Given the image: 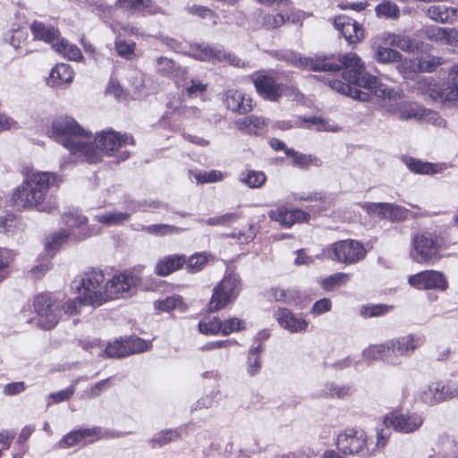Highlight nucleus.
<instances>
[{
    "mask_svg": "<svg viewBox=\"0 0 458 458\" xmlns=\"http://www.w3.org/2000/svg\"><path fill=\"white\" fill-rule=\"evenodd\" d=\"M285 154L288 157H292L293 158L294 165L300 166L301 168L306 167L310 165H318V159L313 157L310 155L300 154L292 148H286Z\"/></svg>",
    "mask_w": 458,
    "mask_h": 458,
    "instance_id": "8fccbe9b",
    "label": "nucleus"
},
{
    "mask_svg": "<svg viewBox=\"0 0 458 458\" xmlns=\"http://www.w3.org/2000/svg\"><path fill=\"white\" fill-rule=\"evenodd\" d=\"M441 243L439 236L429 231L414 233L411 240L410 256L420 264H434L440 259Z\"/></svg>",
    "mask_w": 458,
    "mask_h": 458,
    "instance_id": "423d86ee",
    "label": "nucleus"
},
{
    "mask_svg": "<svg viewBox=\"0 0 458 458\" xmlns=\"http://www.w3.org/2000/svg\"><path fill=\"white\" fill-rule=\"evenodd\" d=\"M408 282L411 286L420 290L445 291L448 287L444 274L437 270H425L412 275L409 277Z\"/></svg>",
    "mask_w": 458,
    "mask_h": 458,
    "instance_id": "f8f14e48",
    "label": "nucleus"
},
{
    "mask_svg": "<svg viewBox=\"0 0 458 458\" xmlns=\"http://www.w3.org/2000/svg\"><path fill=\"white\" fill-rule=\"evenodd\" d=\"M376 13L379 18L397 19L400 15L399 7L393 2L384 1L376 6Z\"/></svg>",
    "mask_w": 458,
    "mask_h": 458,
    "instance_id": "37998d69",
    "label": "nucleus"
},
{
    "mask_svg": "<svg viewBox=\"0 0 458 458\" xmlns=\"http://www.w3.org/2000/svg\"><path fill=\"white\" fill-rule=\"evenodd\" d=\"M111 30L118 37L128 36V35H137L140 32V29L137 25L133 23H126L124 24L119 21H114L111 25Z\"/></svg>",
    "mask_w": 458,
    "mask_h": 458,
    "instance_id": "603ef678",
    "label": "nucleus"
},
{
    "mask_svg": "<svg viewBox=\"0 0 458 458\" xmlns=\"http://www.w3.org/2000/svg\"><path fill=\"white\" fill-rule=\"evenodd\" d=\"M275 318L281 327L292 334L306 332L309 322L295 315L286 308H280L275 313Z\"/></svg>",
    "mask_w": 458,
    "mask_h": 458,
    "instance_id": "dca6fc26",
    "label": "nucleus"
},
{
    "mask_svg": "<svg viewBox=\"0 0 458 458\" xmlns=\"http://www.w3.org/2000/svg\"><path fill=\"white\" fill-rule=\"evenodd\" d=\"M53 48L69 60L79 61L83 57L81 49L65 39L54 44Z\"/></svg>",
    "mask_w": 458,
    "mask_h": 458,
    "instance_id": "f704fd0d",
    "label": "nucleus"
},
{
    "mask_svg": "<svg viewBox=\"0 0 458 458\" xmlns=\"http://www.w3.org/2000/svg\"><path fill=\"white\" fill-rule=\"evenodd\" d=\"M155 71L161 76L170 78L175 74L177 66L172 59L159 56L156 59Z\"/></svg>",
    "mask_w": 458,
    "mask_h": 458,
    "instance_id": "58836bf2",
    "label": "nucleus"
},
{
    "mask_svg": "<svg viewBox=\"0 0 458 458\" xmlns=\"http://www.w3.org/2000/svg\"><path fill=\"white\" fill-rule=\"evenodd\" d=\"M182 300L179 296H169L162 301L155 302V307L162 311H171L174 309L182 310Z\"/></svg>",
    "mask_w": 458,
    "mask_h": 458,
    "instance_id": "5fc2aeb1",
    "label": "nucleus"
},
{
    "mask_svg": "<svg viewBox=\"0 0 458 458\" xmlns=\"http://www.w3.org/2000/svg\"><path fill=\"white\" fill-rule=\"evenodd\" d=\"M244 322L237 318H232L222 321V335H228L233 332L240 331L243 328Z\"/></svg>",
    "mask_w": 458,
    "mask_h": 458,
    "instance_id": "338daca9",
    "label": "nucleus"
},
{
    "mask_svg": "<svg viewBox=\"0 0 458 458\" xmlns=\"http://www.w3.org/2000/svg\"><path fill=\"white\" fill-rule=\"evenodd\" d=\"M102 436V430L98 427L92 428H81L71 431L66 434L59 442L60 448H67L78 445H85L88 442H93L99 439Z\"/></svg>",
    "mask_w": 458,
    "mask_h": 458,
    "instance_id": "4468645a",
    "label": "nucleus"
},
{
    "mask_svg": "<svg viewBox=\"0 0 458 458\" xmlns=\"http://www.w3.org/2000/svg\"><path fill=\"white\" fill-rule=\"evenodd\" d=\"M251 80L257 92L264 99L268 101L279 99L281 83H277L271 75L265 72H259L252 75Z\"/></svg>",
    "mask_w": 458,
    "mask_h": 458,
    "instance_id": "ddd939ff",
    "label": "nucleus"
},
{
    "mask_svg": "<svg viewBox=\"0 0 458 458\" xmlns=\"http://www.w3.org/2000/svg\"><path fill=\"white\" fill-rule=\"evenodd\" d=\"M440 101H448L454 102L458 100V81L450 78L449 81L444 85L443 88L440 87V98H438Z\"/></svg>",
    "mask_w": 458,
    "mask_h": 458,
    "instance_id": "c03bdc74",
    "label": "nucleus"
},
{
    "mask_svg": "<svg viewBox=\"0 0 458 458\" xmlns=\"http://www.w3.org/2000/svg\"><path fill=\"white\" fill-rule=\"evenodd\" d=\"M367 434L360 428H347L337 436V449L344 455H364Z\"/></svg>",
    "mask_w": 458,
    "mask_h": 458,
    "instance_id": "9b49d317",
    "label": "nucleus"
},
{
    "mask_svg": "<svg viewBox=\"0 0 458 458\" xmlns=\"http://www.w3.org/2000/svg\"><path fill=\"white\" fill-rule=\"evenodd\" d=\"M63 220L70 227H81L87 222L86 216L78 210H72L65 213L63 216Z\"/></svg>",
    "mask_w": 458,
    "mask_h": 458,
    "instance_id": "13d9d810",
    "label": "nucleus"
},
{
    "mask_svg": "<svg viewBox=\"0 0 458 458\" xmlns=\"http://www.w3.org/2000/svg\"><path fill=\"white\" fill-rule=\"evenodd\" d=\"M224 104L227 109L240 114H246L252 110L250 97L234 89H227L224 93Z\"/></svg>",
    "mask_w": 458,
    "mask_h": 458,
    "instance_id": "aec40b11",
    "label": "nucleus"
},
{
    "mask_svg": "<svg viewBox=\"0 0 458 458\" xmlns=\"http://www.w3.org/2000/svg\"><path fill=\"white\" fill-rule=\"evenodd\" d=\"M428 14L430 19L437 22H453L456 16V10L445 5H433L428 9Z\"/></svg>",
    "mask_w": 458,
    "mask_h": 458,
    "instance_id": "72a5a7b5",
    "label": "nucleus"
},
{
    "mask_svg": "<svg viewBox=\"0 0 458 458\" xmlns=\"http://www.w3.org/2000/svg\"><path fill=\"white\" fill-rule=\"evenodd\" d=\"M111 387V379L106 378L94 384L87 392L89 398H96Z\"/></svg>",
    "mask_w": 458,
    "mask_h": 458,
    "instance_id": "774afa93",
    "label": "nucleus"
},
{
    "mask_svg": "<svg viewBox=\"0 0 458 458\" xmlns=\"http://www.w3.org/2000/svg\"><path fill=\"white\" fill-rule=\"evenodd\" d=\"M239 180L250 188H259L265 183L267 177L263 172L248 170L239 174Z\"/></svg>",
    "mask_w": 458,
    "mask_h": 458,
    "instance_id": "e433bc0d",
    "label": "nucleus"
},
{
    "mask_svg": "<svg viewBox=\"0 0 458 458\" xmlns=\"http://www.w3.org/2000/svg\"><path fill=\"white\" fill-rule=\"evenodd\" d=\"M349 280V275L345 273H336L321 282V286L327 291L333 290L336 285L344 284Z\"/></svg>",
    "mask_w": 458,
    "mask_h": 458,
    "instance_id": "864d4df0",
    "label": "nucleus"
},
{
    "mask_svg": "<svg viewBox=\"0 0 458 458\" xmlns=\"http://www.w3.org/2000/svg\"><path fill=\"white\" fill-rule=\"evenodd\" d=\"M180 437V433L177 429H166L157 434L149 440V444L153 448L157 446L161 447L170 442L179 439Z\"/></svg>",
    "mask_w": 458,
    "mask_h": 458,
    "instance_id": "79ce46f5",
    "label": "nucleus"
},
{
    "mask_svg": "<svg viewBox=\"0 0 458 458\" xmlns=\"http://www.w3.org/2000/svg\"><path fill=\"white\" fill-rule=\"evenodd\" d=\"M268 215L271 220L284 227H290L296 222L307 221L310 218V214L300 209L288 210L284 208L271 210Z\"/></svg>",
    "mask_w": 458,
    "mask_h": 458,
    "instance_id": "4be33fe9",
    "label": "nucleus"
},
{
    "mask_svg": "<svg viewBox=\"0 0 458 458\" xmlns=\"http://www.w3.org/2000/svg\"><path fill=\"white\" fill-rule=\"evenodd\" d=\"M285 23V18L282 13L266 14L262 19L263 26L267 30H274Z\"/></svg>",
    "mask_w": 458,
    "mask_h": 458,
    "instance_id": "e2e57ef3",
    "label": "nucleus"
},
{
    "mask_svg": "<svg viewBox=\"0 0 458 458\" xmlns=\"http://www.w3.org/2000/svg\"><path fill=\"white\" fill-rule=\"evenodd\" d=\"M405 165L412 173L419 174H434L441 172L443 169V165L422 162L413 157L405 158Z\"/></svg>",
    "mask_w": 458,
    "mask_h": 458,
    "instance_id": "2f4dec72",
    "label": "nucleus"
},
{
    "mask_svg": "<svg viewBox=\"0 0 458 458\" xmlns=\"http://www.w3.org/2000/svg\"><path fill=\"white\" fill-rule=\"evenodd\" d=\"M455 395H458V390L452 392L449 386L442 383H432L422 387L420 392V399L429 405H433Z\"/></svg>",
    "mask_w": 458,
    "mask_h": 458,
    "instance_id": "f3484780",
    "label": "nucleus"
},
{
    "mask_svg": "<svg viewBox=\"0 0 458 458\" xmlns=\"http://www.w3.org/2000/svg\"><path fill=\"white\" fill-rule=\"evenodd\" d=\"M237 219V216L233 213H227L222 216L209 217L208 219L205 220V224L208 225H225L228 226L232 225L233 222H235Z\"/></svg>",
    "mask_w": 458,
    "mask_h": 458,
    "instance_id": "0e129e2a",
    "label": "nucleus"
},
{
    "mask_svg": "<svg viewBox=\"0 0 458 458\" xmlns=\"http://www.w3.org/2000/svg\"><path fill=\"white\" fill-rule=\"evenodd\" d=\"M291 63L296 66L311 71H330L343 70V79L351 82L353 86L363 88L369 91L377 86V77L365 71L364 64L360 56L353 52L339 55L338 63L331 62L328 56H301L294 55Z\"/></svg>",
    "mask_w": 458,
    "mask_h": 458,
    "instance_id": "f257e3e1",
    "label": "nucleus"
},
{
    "mask_svg": "<svg viewBox=\"0 0 458 458\" xmlns=\"http://www.w3.org/2000/svg\"><path fill=\"white\" fill-rule=\"evenodd\" d=\"M116 5L131 12H141L148 9V13L151 14L162 13L160 7L151 5V0H117Z\"/></svg>",
    "mask_w": 458,
    "mask_h": 458,
    "instance_id": "473e14b6",
    "label": "nucleus"
},
{
    "mask_svg": "<svg viewBox=\"0 0 458 458\" xmlns=\"http://www.w3.org/2000/svg\"><path fill=\"white\" fill-rule=\"evenodd\" d=\"M408 209L393 203H386L384 219L392 222L403 221L407 218Z\"/></svg>",
    "mask_w": 458,
    "mask_h": 458,
    "instance_id": "49530a36",
    "label": "nucleus"
},
{
    "mask_svg": "<svg viewBox=\"0 0 458 458\" xmlns=\"http://www.w3.org/2000/svg\"><path fill=\"white\" fill-rule=\"evenodd\" d=\"M389 344L393 358L395 359L396 363L399 356L412 352L423 344V340L416 335H408L390 340Z\"/></svg>",
    "mask_w": 458,
    "mask_h": 458,
    "instance_id": "6ab92c4d",
    "label": "nucleus"
},
{
    "mask_svg": "<svg viewBox=\"0 0 458 458\" xmlns=\"http://www.w3.org/2000/svg\"><path fill=\"white\" fill-rule=\"evenodd\" d=\"M238 130L249 134H261L265 131L266 122L264 118L250 115L235 122Z\"/></svg>",
    "mask_w": 458,
    "mask_h": 458,
    "instance_id": "cd10ccee",
    "label": "nucleus"
},
{
    "mask_svg": "<svg viewBox=\"0 0 458 458\" xmlns=\"http://www.w3.org/2000/svg\"><path fill=\"white\" fill-rule=\"evenodd\" d=\"M69 237L66 230L60 231L46 242V249L48 252H54Z\"/></svg>",
    "mask_w": 458,
    "mask_h": 458,
    "instance_id": "bf43d9fd",
    "label": "nucleus"
},
{
    "mask_svg": "<svg viewBox=\"0 0 458 458\" xmlns=\"http://www.w3.org/2000/svg\"><path fill=\"white\" fill-rule=\"evenodd\" d=\"M442 58L438 56L428 55L420 58L416 63V69L420 72H432L435 69L441 65Z\"/></svg>",
    "mask_w": 458,
    "mask_h": 458,
    "instance_id": "09e8293b",
    "label": "nucleus"
},
{
    "mask_svg": "<svg viewBox=\"0 0 458 458\" xmlns=\"http://www.w3.org/2000/svg\"><path fill=\"white\" fill-rule=\"evenodd\" d=\"M63 308L64 302L50 294H39L34 301V310L40 317L39 326L44 329H51L57 325Z\"/></svg>",
    "mask_w": 458,
    "mask_h": 458,
    "instance_id": "1a4fd4ad",
    "label": "nucleus"
},
{
    "mask_svg": "<svg viewBox=\"0 0 458 458\" xmlns=\"http://www.w3.org/2000/svg\"><path fill=\"white\" fill-rule=\"evenodd\" d=\"M50 137L67 148L71 155L89 163H98L100 156L91 142V133L85 131L69 116H59L52 123Z\"/></svg>",
    "mask_w": 458,
    "mask_h": 458,
    "instance_id": "7ed1b4c3",
    "label": "nucleus"
},
{
    "mask_svg": "<svg viewBox=\"0 0 458 458\" xmlns=\"http://www.w3.org/2000/svg\"><path fill=\"white\" fill-rule=\"evenodd\" d=\"M389 112L398 115L399 119L402 120L421 118L425 115L434 119L435 116H437V113L422 108L418 104L409 101H402L395 106H391Z\"/></svg>",
    "mask_w": 458,
    "mask_h": 458,
    "instance_id": "a211bd4d",
    "label": "nucleus"
},
{
    "mask_svg": "<svg viewBox=\"0 0 458 458\" xmlns=\"http://www.w3.org/2000/svg\"><path fill=\"white\" fill-rule=\"evenodd\" d=\"M325 253L334 261L354 264L362 260L367 251L361 242L356 240H344L331 244Z\"/></svg>",
    "mask_w": 458,
    "mask_h": 458,
    "instance_id": "9d476101",
    "label": "nucleus"
},
{
    "mask_svg": "<svg viewBox=\"0 0 458 458\" xmlns=\"http://www.w3.org/2000/svg\"><path fill=\"white\" fill-rule=\"evenodd\" d=\"M330 86L333 89L342 94L348 95L354 99L360 101H369L370 99V93L360 90V87L353 86L351 82L335 80L330 82Z\"/></svg>",
    "mask_w": 458,
    "mask_h": 458,
    "instance_id": "a878e982",
    "label": "nucleus"
},
{
    "mask_svg": "<svg viewBox=\"0 0 458 458\" xmlns=\"http://www.w3.org/2000/svg\"><path fill=\"white\" fill-rule=\"evenodd\" d=\"M105 354L108 358H123L128 355L125 339L117 340L105 348Z\"/></svg>",
    "mask_w": 458,
    "mask_h": 458,
    "instance_id": "3c124183",
    "label": "nucleus"
},
{
    "mask_svg": "<svg viewBox=\"0 0 458 458\" xmlns=\"http://www.w3.org/2000/svg\"><path fill=\"white\" fill-rule=\"evenodd\" d=\"M424 419L420 414L393 411L385 416L383 425L385 428L377 429V448L385 446L390 436L389 428L401 433H412L423 424Z\"/></svg>",
    "mask_w": 458,
    "mask_h": 458,
    "instance_id": "39448f33",
    "label": "nucleus"
},
{
    "mask_svg": "<svg viewBox=\"0 0 458 458\" xmlns=\"http://www.w3.org/2000/svg\"><path fill=\"white\" fill-rule=\"evenodd\" d=\"M242 290L239 275L230 271L225 274L221 282L213 289L212 297L208 303L211 312L218 311L233 302Z\"/></svg>",
    "mask_w": 458,
    "mask_h": 458,
    "instance_id": "6e6552de",
    "label": "nucleus"
},
{
    "mask_svg": "<svg viewBox=\"0 0 458 458\" xmlns=\"http://www.w3.org/2000/svg\"><path fill=\"white\" fill-rule=\"evenodd\" d=\"M425 34L428 38L435 41H445L449 38L448 30L440 27H428L425 29Z\"/></svg>",
    "mask_w": 458,
    "mask_h": 458,
    "instance_id": "69168bd1",
    "label": "nucleus"
},
{
    "mask_svg": "<svg viewBox=\"0 0 458 458\" xmlns=\"http://www.w3.org/2000/svg\"><path fill=\"white\" fill-rule=\"evenodd\" d=\"M188 12L189 13L198 16L201 19L210 21L212 24H216L217 22V16L216 15V13L207 7L194 4L188 8Z\"/></svg>",
    "mask_w": 458,
    "mask_h": 458,
    "instance_id": "4d7b16f0",
    "label": "nucleus"
},
{
    "mask_svg": "<svg viewBox=\"0 0 458 458\" xmlns=\"http://www.w3.org/2000/svg\"><path fill=\"white\" fill-rule=\"evenodd\" d=\"M334 25L350 44L357 43L364 38V30L351 17L339 15L335 18Z\"/></svg>",
    "mask_w": 458,
    "mask_h": 458,
    "instance_id": "2eb2a0df",
    "label": "nucleus"
},
{
    "mask_svg": "<svg viewBox=\"0 0 458 458\" xmlns=\"http://www.w3.org/2000/svg\"><path fill=\"white\" fill-rule=\"evenodd\" d=\"M96 147L94 148L98 151L100 157L102 153L107 156L116 157L119 161L126 160L130 156L126 145H133L134 140L131 135L120 134L113 130L102 131L95 139Z\"/></svg>",
    "mask_w": 458,
    "mask_h": 458,
    "instance_id": "0eeeda50",
    "label": "nucleus"
},
{
    "mask_svg": "<svg viewBox=\"0 0 458 458\" xmlns=\"http://www.w3.org/2000/svg\"><path fill=\"white\" fill-rule=\"evenodd\" d=\"M80 345L82 349L89 351L92 355L104 357L106 346L98 339H93L92 341L81 340Z\"/></svg>",
    "mask_w": 458,
    "mask_h": 458,
    "instance_id": "6e6d98bb",
    "label": "nucleus"
},
{
    "mask_svg": "<svg viewBox=\"0 0 458 458\" xmlns=\"http://www.w3.org/2000/svg\"><path fill=\"white\" fill-rule=\"evenodd\" d=\"M194 57L201 61L225 60L230 64L240 66L241 60L232 54H226L218 47L209 46L199 47L193 54Z\"/></svg>",
    "mask_w": 458,
    "mask_h": 458,
    "instance_id": "412c9836",
    "label": "nucleus"
},
{
    "mask_svg": "<svg viewBox=\"0 0 458 458\" xmlns=\"http://www.w3.org/2000/svg\"><path fill=\"white\" fill-rule=\"evenodd\" d=\"M209 259H213V257L206 252H199L191 256L185 263L188 271L190 273H197L200 271L207 265Z\"/></svg>",
    "mask_w": 458,
    "mask_h": 458,
    "instance_id": "a19ab883",
    "label": "nucleus"
},
{
    "mask_svg": "<svg viewBox=\"0 0 458 458\" xmlns=\"http://www.w3.org/2000/svg\"><path fill=\"white\" fill-rule=\"evenodd\" d=\"M136 44L132 41L122 39L121 37L116 36L115 49L117 54L128 60H131L135 56Z\"/></svg>",
    "mask_w": 458,
    "mask_h": 458,
    "instance_id": "de8ad7c7",
    "label": "nucleus"
},
{
    "mask_svg": "<svg viewBox=\"0 0 458 458\" xmlns=\"http://www.w3.org/2000/svg\"><path fill=\"white\" fill-rule=\"evenodd\" d=\"M263 352L262 344H258L257 346H253L249 351L248 357V373L250 376L256 375L261 368L260 355Z\"/></svg>",
    "mask_w": 458,
    "mask_h": 458,
    "instance_id": "4c0bfd02",
    "label": "nucleus"
},
{
    "mask_svg": "<svg viewBox=\"0 0 458 458\" xmlns=\"http://www.w3.org/2000/svg\"><path fill=\"white\" fill-rule=\"evenodd\" d=\"M373 57L380 64H392L402 60V55L398 51L382 46L375 47Z\"/></svg>",
    "mask_w": 458,
    "mask_h": 458,
    "instance_id": "c9c22d12",
    "label": "nucleus"
},
{
    "mask_svg": "<svg viewBox=\"0 0 458 458\" xmlns=\"http://www.w3.org/2000/svg\"><path fill=\"white\" fill-rule=\"evenodd\" d=\"M128 355L144 352L148 349V343L138 337L125 339Z\"/></svg>",
    "mask_w": 458,
    "mask_h": 458,
    "instance_id": "680f3d73",
    "label": "nucleus"
},
{
    "mask_svg": "<svg viewBox=\"0 0 458 458\" xmlns=\"http://www.w3.org/2000/svg\"><path fill=\"white\" fill-rule=\"evenodd\" d=\"M140 283V278L131 271L114 276L105 283L103 272L92 268L84 272L80 284L84 291L85 301L89 305L98 307L107 300L131 293Z\"/></svg>",
    "mask_w": 458,
    "mask_h": 458,
    "instance_id": "f03ea898",
    "label": "nucleus"
},
{
    "mask_svg": "<svg viewBox=\"0 0 458 458\" xmlns=\"http://www.w3.org/2000/svg\"><path fill=\"white\" fill-rule=\"evenodd\" d=\"M73 80V71L67 64H58L51 71L48 83L52 86L71 83Z\"/></svg>",
    "mask_w": 458,
    "mask_h": 458,
    "instance_id": "7c9ffc66",
    "label": "nucleus"
},
{
    "mask_svg": "<svg viewBox=\"0 0 458 458\" xmlns=\"http://www.w3.org/2000/svg\"><path fill=\"white\" fill-rule=\"evenodd\" d=\"M138 210L135 204H131L127 211L122 212L118 210L108 211L96 216L98 222L106 225H120L129 221L131 216Z\"/></svg>",
    "mask_w": 458,
    "mask_h": 458,
    "instance_id": "5701e85b",
    "label": "nucleus"
},
{
    "mask_svg": "<svg viewBox=\"0 0 458 458\" xmlns=\"http://www.w3.org/2000/svg\"><path fill=\"white\" fill-rule=\"evenodd\" d=\"M142 230L149 234H153L156 236L176 234L182 231V229L180 227L166 224H157L150 225L148 226H142Z\"/></svg>",
    "mask_w": 458,
    "mask_h": 458,
    "instance_id": "ea45409f",
    "label": "nucleus"
},
{
    "mask_svg": "<svg viewBox=\"0 0 458 458\" xmlns=\"http://www.w3.org/2000/svg\"><path fill=\"white\" fill-rule=\"evenodd\" d=\"M416 89L421 95L428 97L432 100L436 101L440 98V86L432 77H420L416 81Z\"/></svg>",
    "mask_w": 458,
    "mask_h": 458,
    "instance_id": "c85d7f7f",
    "label": "nucleus"
},
{
    "mask_svg": "<svg viewBox=\"0 0 458 458\" xmlns=\"http://www.w3.org/2000/svg\"><path fill=\"white\" fill-rule=\"evenodd\" d=\"M363 358L367 360H382L388 363H395L390 349L389 341L383 344L370 345L362 352Z\"/></svg>",
    "mask_w": 458,
    "mask_h": 458,
    "instance_id": "393cba45",
    "label": "nucleus"
},
{
    "mask_svg": "<svg viewBox=\"0 0 458 458\" xmlns=\"http://www.w3.org/2000/svg\"><path fill=\"white\" fill-rule=\"evenodd\" d=\"M324 394L330 397L344 398L350 394V387L345 386H338L335 384H327L324 388Z\"/></svg>",
    "mask_w": 458,
    "mask_h": 458,
    "instance_id": "052dcab7",
    "label": "nucleus"
},
{
    "mask_svg": "<svg viewBox=\"0 0 458 458\" xmlns=\"http://www.w3.org/2000/svg\"><path fill=\"white\" fill-rule=\"evenodd\" d=\"M199 330L204 335H217L222 331V321L216 317L205 318L199 321Z\"/></svg>",
    "mask_w": 458,
    "mask_h": 458,
    "instance_id": "a18cd8bd",
    "label": "nucleus"
},
{
    "mask_svg": "<svg viewBox=\"0 0 458 458\" xmlns=\"http://www.w3.org/2000/svg\"><path fill=\"white\" fill-rule=\"evenodd\" d=\"M382 40L386 45L395 47L405 52H411L419 47V42L413 41L410 37L386 32L382 35Z\"/></svg>",
    "mask_w": 458,
    "mask_h": 458,
    "instance_id": "bb28decb",
    "label": "nucleus"
},
{
    "mask_svg": "<svg viewBox=\"0 0 458 458\" xmlns=\"http://www.w3.org/2000/svg\"><path fill=\"white\" fill-rule=\"evenodd\" d=\"M30 30L36 39L47 43L52 42L59 36V31L55 27L38 21L30 25Z\"/></svg>",
    "mask_w": 458,
    "mask_h": 458,
    "instance_id": "c756f323",
    "label": "nucleus"
},
{
    "mask_svg": "<svg viewBox=\"0 0 458 458\" xmlns=\"http://www.w3.org/2000/svg\"><path fill=\"white\" fill-rule=\"evenodd\" d=\"M56 176L49 172H36L28 175L13 194L14 204L22 208H36L39 211L51 212L54 208L45 203L49 189L55 185Z\"/></svg>",
    "mask_w": 458,
    "mask_h": 458,
    "instance_id": "20e7f679",
    "label": "nucleus"
},
{
    "mask_svg": "<svg viewBox=\"0 0 458 458\" xmlns=\"http://www.w3.org/2000/svg\"><path fill=\"white\" fill-rule=\"evenodd\" d=\"M186 263V257L183 255H170L160 259L155 267L157 276H166L180 269Z\"/></svg>",
    "mask_w": 458,
    "mask_h": 458,
    "instance_id": "b1692460",
    "label": "nucleus"
}]
</instances>
